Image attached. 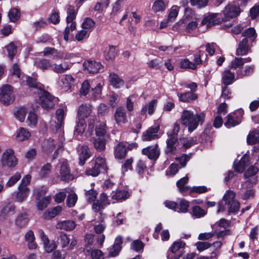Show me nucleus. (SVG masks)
Returning a JSON list of instances; mask_svg holds the SVG:
<instances>
[{
	"instance_id": "f257e3e1",
	"label": "nucleus",
	"mask_w": 259,
	"mask_h": 259,
	"mask_svg": "<svg viewBox=\"0 0 259 259\" xmlns=\"http://www.w3.org/2000/svg\"><path fill=\"white\" fill-rule=\"evenodd\" d=\"M26 78L27 84L29 87L36 90V91L34 92L39 95V102L41 107L47 110L53 108L56 99L49 93L44 90L42 84L37 82L35 79L27 77Z\"/></svg>"
},
{
	"instance_id": "f03ea898",
	"label": "nucleus",
	"mask_w": 259,
	"mask_h": 259,
	"mask_svg": "<svg viewBox=\"0 0 259 259\" xmlns=\"http://www.w3.org/2000/svg\"><path fill=\"white\" fill-rule=\"evenodd\" d=\"M205 118V114L203 112L195 114L192 111L184 110L181 113L180 120L181 123L191 133L203 123Z\"/></svg>"
},
{
	"instance_id": "7ed1b4c3",
	"label": "nucleus",
	"mask_w": 259,
	"mask_h": 259,
	"mask_svg": "<svg viewBox=\"0 0 259 259\" xmlns=\"http://www.w3.org/2000/svg\"><path fill=\"white\" fill-rule=\"evenodd\" d=\"M1 164L3 167H15L18 164V159L12 149L5 150L1 156Z\"/></svg>"
},
{
	"instance_id": "20e7f679",
	"label": "nucleus",
	"mask_w": 259,
	"mask_h": 259,
	"mask_svg": "<svg viewBox=\"0 0 259 259\" xmlns=\"http://www.w3.org/2000/svg\"><path fill=\"white\" fill-rule=\"evenodd\" d=\"M235 193L231 190H227L224 194L223 200L225 201L229 213H235L239 210V202L235 199Z\"/></svg>"
},
{
	"instance_id": "39448f33",
	"label": "nucleus",
	"mask_w": 259,
	"mask_h": 259,
	"mask_svg": "<svg viewBox=\"0 0 259 259\" xmlns=\"http://www.w3.org/2000/svg\"><path fill=\"white\" fill-rule=\"evenodd\" d=\"M107 169L105 159L103 157H96L95 161L92 162V167L86 170L88 176L96 177L102 170L106 171Z\"/></svg>"
},
{
	"instance_id": "423d86ee",
	"label": "nucleus",
	"mask_w": 259,
	"mask_h": 259,
	"mask_svg": "<svg viewBox=\"0 0 259 259\" xmlns=\"http://www.w3.org/2000/svg\"><path fill=\"white\" fill-rule=\"evenodd\" d=\"M65 138L63 133H61L59 136V142L49 139L45 141L43 149L47 153L51 152L55 148L57 147L54 155L57 156L59 154V151L63 147Z\"/></svg>"
},
{
	"instance_id": "0eeeda50",
	"label": "nucleus",
	"mask_w": 259,
	"mask_h": 259,
	"mask_svg": "<svg viewBox=\"0 0 259 259\" xmlns=\"http://www.w3.org/2000/svg\"><path fill=\"white\" fill-rule=\"evenodd\" d=\"M57 170L59 172L58 176L61 181L69 182L73 180L74 177L71 173L70 169L66 160L63 159L59 161L57 165Z\"/></svg>"
},
{
	"instance_id": "6e6552de",
	"label": "nucleus",
	"mask_w": 259,
	"mask_h": 259,
	"mask_svg": "<svg viewBox=\"0 0 259 259\" xmlns=\"http://www.w3.org/2000/svg\"><path fill=\"white\" fill-rule=\"evenodd\" d=\"M168 138L166 140V146L164 149V152L168 155H175L179 151L181 144L178 140V137L175 136H170L168 134Z\"/></svg>"
},
{
	"instance_id": "1a4fd4ad",
	"label": "nucleus",
	"mask_w": 259,
	"mask_h": 259,
	"mask_svg": "<svg viewBox=\"0 0 259 259\" xmlns=\"http://www.w3.org/2000/svg\"><path fill=\"white\" fill-rule=\"evenodd\" d=\"M15 100L13 88L5 85L0 88V102L5 105L11 104Z\"/></svg>"
},
{
	"instance_id": "9d476101",
	"label": "nucleus",
	"mask_w": 259,
	"mask_h": 259,
	"mask_svg": "<svg viewBox=\"0 0 259 259\" xmlns=\"http://www.w3.org/2000/svg\"><path fill=\"white\" fill-rule=\"evenodd\" d=\"M46 190L43 188H37L34 190V194L36 195L37 200L36 206L39 210H43L50 203L51 197L49 196L44 197Z\"/></svg>"
},
{
	"instance_id": "9b49d317",
	"label": "nucleus",
	"mask_w": 259,
	"mask_h": 259,
	"mask_svg": "<svg viewBox=\"0 0 259 259\" xmlns=\"http://www.w3.org/2000/svg\"><path fill=\"white\" fill-rule=\"evenodd\" d=\"M42 53L44 56L51 57L54 59H70L74 56L73 54H65L59 52L55 48L50 47L45 48L42 51Z\"/></svg>"
},
{
	"instance_id": "f8f14e48",
	"label": "nucleus",
	"mask_w": 259,
	"mask_h": 259,
	"mask_svg": "<svg viewBox=\"0 0 259 259\" xmlns=\"http://www.w3.org/2000/svg\"><path fill=\"white\" fill-rule=\"evenodd\" d=\"M243 114V111L242 110H238L229 114L227 116V120L225 122V126L230 128L239 124L241 121Z\"/></svg>"
},
{
	"instance_id": "ddd939ff",
	"label": "nucleus",
	"mask_w": 259,
	"mask_h": 259,
	"mask_svg": "<svg viewBox=\"0 0 259 259\" xmlns=\"http://www.w3.org/2000/svg\"><path fill=\"white\" fill-rule=\"evenodd\" d=\"M254 183V181L253 182H252L250 179H248L242 184L241 191L242 199L246 200L253 197L254 192L252 189V187Z\"/></svg>"
},
{
	"instance_id": "4468645a",
	"label": "nucleus",
	"mask_w": 259,
	"mask_h": 259,
	"mask_svg": "<svg viewBox=\"0 0 259 259\" xmlns=\"http://www.w3.org/2000/svg\"><path fill=\"white\" fill-rule=\"evenodd\" d=\"M240 9L236 6L229 4L225 7L223 11L224 21H229L237 17L240 13Z\"/></svg>"
},
{
	"instance_id": "2eb2a0df",
	"label": "nucleus",
	"mask_w": 259,
	"mask_h": 259,
	"mask_svg": "<svg viewBox=\"0 0 259 259\" xmlns=\"http://www.w3.org/2000/svg\"><path fill=\"white\" fill-rule=\"evenodd\" d=\"M83 66L90 73H97L103 69V66L100 62L92 60L85 61Z\"/></svg>"
},
{
	"instance_id": "dca6fc26",
	"label": "nucleus",
	"mask_w": 259,
	"mask_h": 259,
	"mask_svg": "<svg viewBox=\"0 0 259 259\" xmlns=\"http://www.w3.org/2000/svg\"><path fill=\"white\" fill-rule=\"evenodd\" d=\"M142 154L152 160L157 159L160 155V149L157 144L154 146H148L142 150Z\"/></svg>"
},
{
	"instance_id": "f3484780",
	"label": "nucleus",
	"mask_w": 259,
	"mask_h": 259,
	"mask_svg": "<svg viewBox=\"0 0 259 259\" xmlns=\"http://www.w3.org/2000/svg\"><path fill=\"white\" fill-rule=\"evenodd\" d=\"M218 13H210L205 16L201 21V25H206L207 27L219 24L222 21L220 18H218Z\"/></svg>"
},
{
	"instance_id": "a211bd4d",
	"label": "nucleus",
	"mask_w": 259,
	"mask_h": 259,
	"mask_svg": "<svg viewBox=\"0 0 259 259\" xmlns=\"http://www.w3.org/2000/svg\"><path fill=\"white\" fill-rule=\"evenodd\" d=\"M159 130L158 126L149 127L143 133L142 139L144 141H150L159 138L157 133Z\"/></svg>"
},
{
	"instance_id": "6ab92c4d",
	"label": "nucleus",
	"mask_w": 259,
	"mask_h": 259,
	"mask_svg": "<svg viewBox=\"0 0 259 259\" xmlns=\"http://www.w3.org/2000/svg\"><path fill=\"white\" fill-rule=\"evenodd\" d=\"M114 117L118 125H122L127 121L126 111L123 107H120L116 109Z\"/></svg>"
},
{
	"instance_id": "aec40b11",
	"label": "nucleus",
	"mask_w": 259,
	"mask_h": 259,
	"mask_svg": "<svg viewBox=\"0 0 259 259\" xmlns=\"http://www.w3.org/2000/svg\"><path fill=\"white\" fill-rule=\"evenodd\" d=\"M29 193V189L28 187L19 185L16 194L15 199L18 202H22L26 200Z\"/></svg>"
},
{
	"instance_id": "412c9836",
	"label": "nucleus",
	"mask_w": 259,
	"mask_h": 259,
	"mask_svg": "<svg viewBox=\"0 0 259 259\" xmlns=\"http://www.w3.org/2000/svg\"><path fill=\"white\" fill-rule=\"evenodd\" d=\"M251 59L250 57L242 58L241 57H236L232 62L230 66V68L234 70H240L245 63L250 62Z\"/></svg>"
},
{
	"instance_id": "4be33fe9",
	"label": "nucleus",
	"mask_w": 259,
	"mask_h": 259,
	"mask_svg": "<svg viewBox=\"0 0 259 259\" xmlns=\"http://www.w3.org/2000/svg\"><path fill=\"white\" fill-rule=\"evenodd\" d=\"M66 108H59L56 110V118L57 119V123L56 125V130H60L61 133V128L64 125V120L65 116Z\"/></svg>"
},
{
	"instance_id": "5701e85b",
	"label": "nucleus",
	"mask_w": 259,
	"mask_h": 259,
	"mask_svg": "<svg viewBox=\"0 0 259 259\" xmlns=\"http://www.w3.org/2000/svg\"><path fill=\"white\" fill-rule=\"evenodd\" d=\"M232 70L231 68L229 70H225L222 73V81L225 85L232 84L235 80V74L231 71Z\"/></svg>"
},
{
	"instance_id": "b1692460",
	"label": "nucleus",
	"mask_w": 259,
	"mask_h": 259,
	"mask_svg": "<svg viewBox=\"0 0 259 259\" xmlns=\"http://www.w3.org/2000/svg\"><path fill=\"white\" fill-rule=\"evenodd\" d=\"M92 112V106L90 105H81L79 106L77 112V118L83 119L90 116Z\"/></svg>"
},
{
	"instance_id": "393cba45",
	"label": "nucleus",
	"mask_w": 259,
	"mask_h": 259,
	"mask_svg": "<svg viewBox=\"0 0 259 259\" xmlns=\"http://www.w3.org/2000/svg\"><path fill=\"white\" fill-rule=\"evenodd\" d=\"M71 66L70 63L64 61L60 64H54L52 66V70L57 73H63L69 70Z\"/></svg>"
},
{
	"instance_id": "a878e982",
	"label": "nucleus",
	"mask_w": 259,
	"mask_h": 259,
	"mask_svg": "<svg viewBox=\"0 0 259 259\" xmlns=\"http://www.w3.org/2000/svg\"><path fill=\"white\" fill-rule=\"evenodd\" d=\"M249 50L248 45V39L244 38L240 42L238 47L236 50V54L237 56H243L246 55Z\"/></svg>"
},
{
	"instance_id": "bb28decb",
	"label": "nucleus",
	"mask_w": 259,
	"mask_h": 259,
	"mask_svg": "<svg viewBox=\"0 0 259 259\" xmlns=\"http://www.w3.org/2000/svg\"><path fill=\"white\" fill-rule=\"evenodd\" d=\"M90 151L88 146L83 145L79 154V164L83 165L85 161L90 157Z\"/></svg>"
},
{
	"instance_id": "cd10ccee",
	"label": "nucleus",
	"mask_w": 259,
	"mask_h": 259,
	"mask_svg": "<svg viewBox=\"0 0 259 259\" xmlns=\"http://www.w3.org/2000/svg\"><path fill=\"white\" fill-rule=\"evenodd\" d=\"M180 101L182 102H190L197 99V95L190 92H187L183 93H177Z\"/></svg>"
},
{
	"instance_id": "c85d7f7f",
	"label": "nucleus",
	"mask_w": 259,
	"mask_h": 259,
	"mask_svg": "<svg viewBox=\"0 0 259 259\" xmlns=\"http://www.w3.org/2000/svg\"><path fill=\"white\" fill-rule=\"evenodd\" d=\"M106 138L103 137H96L94 139V146L99 152H102L106 148Z\"/></svg>"
},
{
	"instance_id": "c756f323",
	"label": "nucleus",
	"mask_w": 259,
	"mask_h": 259,
	"mask_svg": "<svg viewBox=\"0 0 259 259\" xmlns=\"http://www.w3.org/2000/svg\"><path fill=\"white\" fill-rule=\"evenodd\" d=\"M76 227L75 222L71 220L60 222L56 225L57 229H64L66 231H71Z\"/></svg>"
},
{
	"instance_id": "7c9ffc66",
	"label": "nucleus",
	"mask_w": 259,
	"mask_h": 259,
	"mask_svg": "<svg viewBox=\"0 0 259 259\" xmlns=\"http://www.w3.org/2000/svg\"><path fill=\"white\" fill-rule=\"evenodd\" d=\"M129 196L128 192L125 190H117L112 193L111 198L113 200L119 201L126 199Z\"/></svg>"
},
{
	"instance_id": "2f4dec72",
	"label": "nucleus",
	"mask_w": 259,
	"mask_h": 259,
	"mask_svg": "<svg viewBox=\"0 0 259 259\" xmlns=\"http://www.w3.org/2000/svg\"><path fill=\"white\" fill-rule=\"evenodd\" d=\"M157 101L156 100H153L148 104H145L141 110L142 115H146L147 111L150 115H152L154 112L156 106Z\"/></svg>"
},
{
	"instance_id": "473e14b6",
	"label": "nucleus",
	"mask_w": 259,
	"mask_h": 259,
	"mask_svg": "<svg viewBox=\"0 0 259 259\" xmlns=\"http://www.w3.org/2000/svg\"><path fill=\"white\" fill-rule=\"evenodd\" d=\"M27 113V109L24 107L16 108L14 111V115L16 118L20 122H23Z\"/></svg>"
},
{
	"instance_id": "72a5a7b5",
	"label": "nucleus",
	"mask_w": 259,
	"mask_h": 259,
	"mask_svg": "<svg viewBox=\"0 0 259 259\" xmlns=\"http://www.w3.org/2000/svg\"><path fill=\"white\" fill-rule=\"evenodd\" d=\"M126 154V147L122 143H119L116 146L114 150V156L119 159L124 158Z\"/></svg>"
},
{
	"instance_id": "f704fd0d",
	"label": "nucleus",
	"mask_w": 259,
	"mask_h": 259,
	"mask_svg": "<svg viewBox=\"0 0 259 259\" xmlns=\"http://www.w3.org/2000/svg\"><path fill=\"white\" fill-rule=\"evenodd\" d=\"M34 65L41 69L47 70L49 69L51 67L52 68L51 64L49 60L46 59H36L34 62Z\"/></svg>"
},
{
	"instance_id": "c9c22d12",
	"label": "nucleus",
	"mask_w": 259,
	"mask_h": 259,
	"mask_svg": "<svg viewBox=\"0 0 259 259\" xmlns=\"http://www.w3.org/2000/svg\"><path fill=\"white\" fill-rule=\"evenodd\" d=\"M152 9L155 12H162L164 11L167 5V3L166 1L164 0H154Z\"/></svg>"
},
{
	"instance_id": "e433bc0d",
	"label": "nucleus",
	"mask_w": 259,
	"mask_h": 259,
	"mask_svg": "<svg viewBox=\"0 0 259 259\" xmlns=\"http://www.w3.org/2000/svg\"><path fill=\"white\" fill-rule=\"evenodd\" d=\"M25 241L27 242L28 248L33 249L36 248L37 245L34 241L35 237L31 230L28 231L25 235Z\"/></svg>"
},
{
	"instance_id": "4c0bfd02",
	"label": "nucleus",
	"mask_w": 259,
	"mask_h": 259,
	"mask_svg": "<svg viewBox=\"0 0 259 259\" xmlns=\"http://www.w3.org/2000/svg\"><path fill=\"white\" fill-rule=\"evenodd\" d=\"M111 84L115 88H120L124 84V81L115 73H111L109 75Z\"/></svg>"
},
{
	"instance_id": "58836bf2",
	"label": "nucleus",
	"mask_w": 259,
	"mask_h": 259,
	"mask_svg": "<svg viewBox=\"0 0 259 259\" xmlns=\"http://www.w3.org/2000/svg\"><path fill=\"white\" fill-rule=\"evenodd\" d=\"M30 136V133L27 129L20 127L17 131L16 138L19 141H23L28 139Z\"/></svg>"
},
{
	"instance_id": "ea45409f",
	"label": "nucleus",
	"mask_w": 259,
	"mask_h": 259,
	"mask_svg": "<svg viewBox=\"0 0 259 259\" xmlns=\"http://www.w3.org/2000/svg\"><path fill=\"white\" fill-rule=\"evenodd\" d=\"M76 125L74 130L75 135H82L84 132L86 128V123L84 119H78L77 118Z\"/></svg>"
},
{
	"instance_id": "a19ab883",
	"label": "nucleus",
	"mask_w": 259,
	"mask_h": 259,
	"mask_svg": "<svg viewBox=\"0 0 259 259\" xmlns=\"http://www.w3.org/2000/svg\"><path fill=\"white\" fill-rule=\"evenodd\" d=\"M247 142L253 145L259 142V131L254 130L250 131L247 137Z\"/></svg>"
},
{
	"instance_id": "79ce46f5",
	"label": "nucleus",
	"mask_w": 259,
	"mask_h": 259,
	"mask_svg": "<svg viewBox=\"0 0 259 259\" xmlns=\"http://www.w3.org/2000/svg\"><path fill=\"white\" fill-rule=\"evenodd\" d=\"M253 66H246L244 69L240 70H235L238 78H242L244 76L249 75L252 74L254 71Z\"/></svg>"
},
{
	"instance_id": "37998d69",
	"label": "nucleus",
	"mask_w": 259,
	"mask_h": 259,
	"mask_svg": "<svg viewBox=\"0 0 259 259\" xmlns=\"http://www.w3.org/2000/svg\"><path fill=\"white\" fill-rule=\"evenodd\" d=\"M188 181V178L187 177H185L177 182V186L181 193H184L189 191L190 187L186 185Z\"/></svg>"
},
{
	"instance_id": "c03bdc74",
	"label": "nucleus",
	"mask_w": 259,
	"mask_h": 259,
	"mask_svg": "<svg viewBox=\"0 0 259 259\" xmlns=\"http://www.w3.org/2000/svg\"><path fill=\"white\" fill-rule=\"evenodd\" d=\"M29 221L27 215L25 213L19 214L15 220L16 225L19 228L24 227Z\"/></svg>"
},
{
	"instance_id": "a18cd8bd",
	"label": "nucleus",
	"mask_w": 259,
	"mask_h": 259,
	"mask_svg": "<svg viewBox=\"0 0 259 259\" xmlns=\"http://www.w3.org/2000/svg\"><path fill=\"white\" fill-rule=\"evenodd\" d=\"M115 47L110 46L107 47L104 51V57L108 61H112L116 56Z\"/></svg>"
},
{
	"instance_id": "49530a36",
	"label": "nucleus",
	"mask_w": 259,
	"mask_h": 259,
	"mask_svg": "<svg viewBox=\"0 0 259 259\" xmlns=\"http://www.w3.org/2000/svg\"><path fill=\"white\" fill-rule=\"evenodd\" d=\"M74 79L71 75L66 74L63 76L61 78V82L63 83L62 88L65 90L69 89Z\"/></svg>"
},
{
	"instance_id": "de8ad7c7",
	"label": "nucleus",
	"mask_w": 259,
	"mask_h": 259,
	"mask_svg": "<svg viewBox=\"0 0 259 259\" xmlns=\"http://www.w3.org/2000/svg\"><path fill=\"white\" fill-rule=\"evenodd\" d=\"M15 207L13 205L9 204L5 205L1 210V216L3 218H6L7 217L13 214L15 211Z\"/></svg>"
},
{
	"instance_id": "09e8293b",
	"label": "nucleus",
	"mask_w": 259,
	"mask_h": 259,
	"mask_svg": "<svg viewBox=\"0 0 259 259\" xmlns=\"http://www.w3.org/2000/svg\"><path fill=\"white\" fill-rule=\"evenodd\" d=\"M109 4L110 0H101L96 4L94 9L99 13H102L108 7Z\"/></svg>"
},
{
	"instance_id": "8fccbe9b",
	"label": "nucleus",
	"mask_w": 259,
	"mask_h": 259,
	"mask_svg": "<svg viewBox=\"0 0 259 259\" xmlns=\"http://www.w3.org/2000/svg\"><path fill=\"white\" fill-rule=\"evenodd\" d=\"M21 13L17 8L11 9L8 13V17L11 22H15L20 18Z\"/></svg>"
},
{
	"instance_id": "3c124183",
	"label": "nucleus",
	"mask_w": 259,
	"mask_h": 259,
	"mask_svg": "<svg viewBox=\"0 0 259 259\" xmlns=\"http://www.w3.org/2000/svg\"><path fill=\"white\" fill-rule=\"evenodd\" d=\"M95 25V22L90 18H86L82 23L81 27L83 29L91 32Z\"/></svg>"
},
{
	"instance_id": "603ef678",
	"label": "nucleus",
	"mask_w": 259,
	"mask_h": 259,
	"mask_svg": "<svg viewBox=\"0 0 259 259\" xmlns=\"http://www.w3.org/2000/svg\"><path fill=\"white\" fill-rule=\"evenodd\" d=\"M96 135L97 137L107 138L106 124L101 123L96 128Z\"/></svg>"
},
{
	"instance_id": "864d4df0",
	"label": "nucleus",
	"mask_w": 259,
	"mask_h": 259,
	"mask_svg": "<svg viewBox=\"0 0 259 259\" xmlns=\"http://www.w3.org/2000/svg\"><path fill=\"white\" fill-rule=\"evenodd\" d=\"M137 96L135 95H132L128 97L126 100V108L128 111L134 110V104L137 100Z\"/></svg>"
},
{
	"instance_id": "5fc2aeb1",
	"label": "nucleus",
	"mask_w": 259,
	"mask_h": 259,
	"mask_svg": "<svg viewBox=\"0 0 259 259\" xmlns=\"http://www.w3.org/2000/svg\"><path fill=\"white\" fill-rule=\"evenodd\" d=\"M180 10V7L177 6H173L169 11L167 20L173 22L177 17Z\"/></svg>"
},
{
	"instance_id": "6e6d98bb",
	"label": "nucleus",
	"mask_w": 259,
	"mask_h": 259,
	"mask_svg": "<svg viewBox=\"0 0 259 259\" xmlns=\"http://www.w3.org/2000/svg\"><path fill=\"white\" fill-rule=\"evenodd\" d=\"M189 202L185 199H181L178 203L177 211L178 212L186 213L188 211Z\"/></svg>"
},
{
	"instance_id": "4d7b16f0",
	"label": "nucleus",
	"mask_w": 259,
	"mask_h": 259,
	"mask_svg": "<svg viewBox=\"0 0 259 259\" xmlns=\"http://www.w3.org/2000/svg\"><path fill=\"white\" fill-rule=\"evenodd\" d=\"M61 210L62 207L60 206H57L52 209L48 210L45 213V218L47 219L53 218L58 215Z\"/></svg>"
},
{
	"instance_id": "13d9d810",
	"label": "nucleus",
	"mask_w": 259,
	"mask_h": 259,
	"mask_svg": "<svg viewBox=\"0 0 259 259\" xmlns=\"http://www.w3.org/2000/svg\"><path fill=\"white\" fill-rule=\"evenodd\" d=\"M67 16L66 18V21L68 24H69V22H72L76 17V12L73 6L68 5L67 6Z\"/></svg>"
},
{
	"instance_id": "bf43d9fd",
	"label": "nucleus",
	"mask_w": 259,
	"mask_h": 259,
	"mask_svg": "<svg viewBox=\"0 0 259 259\" xmlns=\"http://www.w3.org/2000/svg\"><path fill=\"white\" fill-rule=\"evenodd\" d=\"M102 84L99 83L92 89L91 91V98L93 99H97L101 97L102 94Z\"/></svg>"
},
{
	"instance_id": "052dcab7",
	"label": "nucleus",
	"mask_w": 259,
	"mask_h": 259,
	"mask_svg": "<svg viewBox=\"0 0 259 259\" xmlns=\"http://www.w3.org/2000/svg\"><path fill=\"white\" fill-rule=\"evenodd\" d=\"M28 125L30 127H35L37 123V116L33 112H29L27 119Z\"/></svg>"
},
{
	"instance_id": "680f3d73",
	"label": "nucleus",
	"mask_w": 259,
	"mask_h": 259,
	"mask_svg": "<svg viewBox=\"0 0 259 259\" xmlns=\"http://www.w3.org/2000/svg\"><path fill=\"white\" fill-rule=\"evenodd\" d=\"M69 190L70 189L66 188L65 189L63 190L62 191L57 193L55 196V201L58 203L62 202L66 196V193H70Z\"/></svg>"
},
{
	"instance_id": "e2e57ef3",
	"label": "nucleus",
	"mask_w": 259,
	"mask_h": 259,
	"mask_svg": "<svg viewBox=\"0 0 259 259\" xmlns=\"http://www.w3.org/2000/svg\"><path fill=\"white\" fill-rule=\"evenodd\" d=\"M180 64L182 68L195 70V65L193 64V62L190 61L188 59L181 60Z\"/></svg>"
},
{
	"instance_id": "0e129e2a",
	"label": "nucleus",
	"mask_w": 259,
	"mask_h": 259,
	"mask_svg": "<svg viewBox=\"0 0 259 259\" xmlns=\"http://www.w3.org/2000/svg\"><path fill=\"white\" fill-rule=\"evenodd\" d=\"M13 76H15L17 78L19 79H26V81L27 82V76L22 75L20 72V69L17 64H15L13 67ZM27 77H30L29 76H27Z\"/></svg>"
},
{
	"instance_id": "69168bd1",
	"label": "nucleus",
	"mask_w": 259,
	"mask_h": 259,
	"mask_svg": "<svg viewBox=\"0 0 259 259\" xmlns=\"http://www.w3.org/2000/svg\"><path fill=\"white\" fill-rule=\"evenodd\" d=\"M206 213V211L199 206H194L192 207V215L197 218L202 217Z\"/></svg>"
},
{
	"instance_id": "338daca9",
	"label": "nucleus",
	"mask_w": 259,
	"mask_h": 259,
	"mask_svg": "<svg viewBox=\"0 0 259 259\" xmlns=\"http://www.w3.org/2000/svg\"><path fill=\"white\" fill-rule=\"evenodd\" d=\"M77 199V195L75 193H72L69 194L68 195L66 200L67 206L69 207L74 206L76 203Z\"/></svg>"
},
{
	"instance_id": "774afa93",
	"label": "nucleus",
	"mask_w": 259,
	"mask_h": 259,
	"mask_svg": "<svg viewBox=\"0 0 259 259\" xmlns=\"http://www.w3.org/2000/svg\"><path fill=\"white\" fill-rule=\"evenodd\" d=\"M21 176L19 172H17L12 176L6 183V186L10 187L14 185L21 178Z\"/></svg>"
}]
</instances>
